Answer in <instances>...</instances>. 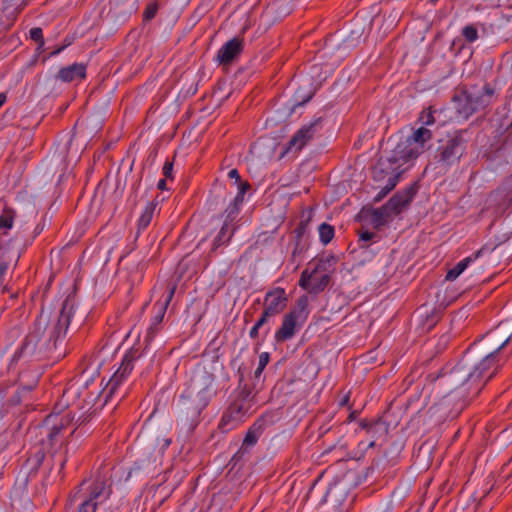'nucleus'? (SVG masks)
Wrapping results in <instances>:
<instances>
[{"mask_svg":"<svg viewBox=\"0 0 512 512\" xmlns=\"http://www.w3.org/2000/svg\"><path fill=\"white\" fill-rule=\"evenodd\" d=\"M432 131L427 127H419L413 133L400 140L389 156L381 157L373 170L374 179H382L383 172L390 167H401L418 158L427 149L428 142L432 139Z\"/></svg>","mask_w":512,"mask_h":512,"instance_id":"1","label":"nucleus"},{"mask_svg":"<svg viewBox=\"0 0 512 512\" xmlns=\"http://www.w3.org/2000/svg\"><path fill=\"white\" fill-rule=\"evenodd\" d=\"M506 360L489 352L481 361H474L471 352H467L462 360L453 368L451 374L471 383L478 391L494 376Z\"/></svg>","mask_w":512,"mask_h":512,"instance_id":"2","label":"nucleus"},{"mask_svg":"<svg viewBox=\"0 0 512 512\" xmlns=\"http://www.w3.org/2000/svg\"><path fill=\"white\" fill-rule=\"evenodd\" d=\"M73 315V305L68 300L63 302L60 312L51 319L49 313L42 311L34 323V333L38 338L48 334V339L57 341L66 335L71 317Z\"/></svg>","mask_w":512,"mask_h":512,"instance_id":"3","label":"nucleus"},{"mask_svg":"<svg viewBox=\"0 0 512 512\" xmlns=\"http://www.w3.org/2000/svg\"><path fill=\"white\" fill-rule=\"evenodd\" d=\"M255 411L254 397L249 392H241L223 413L218 427L222 432L231 431Z\"/></svg>","mask_w":512,"mask_h":512,"instance_id":"4","label":"nucleus"},{"mask_svg":"<svg viewBox=\"0 0 512 512\" xmlns=\"http://www.w3.org/2000/svg\"><path fill=\"white\" fill-rule=\"evenodd\" d=\"M309 299L301 296L296 300L295 305L289 313L285 314L282 324L275 332V340L278 343L292 339L296 332L304 325L309 315Z\"/></svg>","mask_w":512,"mask_h":512,"instance_id":"5","label":"nucleus"},{"mask_svg":"<svg viewBox=\"0 0 512 512\" xmlns=\"http://www.w3.org/2000/svg\"><path fill=\"white\" fill-rule=\"evenodd\" d=\"M337 262L338 259L333 254L313 259L308 263L307 268L302 271L299 279V286L306 287L308 279H310L315 273H320L319 282L315 284L313 289L324 290L330 282V275L334 272Z\"/></svg>","mask_w":512,"mask_h":512,"instance_id":"6","label":"nucleus"},{"mask_svg":"<svg viewBox=\"0 0 512 512\" xmlns=\"http://www.w3.org/2000/svg\"><path fill=\"white\" fill-rule=\"evenodd\" d=\"M495 91L488 85H484L477 91H465L462 95L454 97L458 103L457 111L460 116L467 119L472 114L486 108L491 104Z\"/></svg>","mask_w":512,"mask_h":512,"instance_id":"7","label":"nucleus"},{"mask_svg":"<svg viewBox=\"0 0 512 512\" xmlns=\"http://www.w3.org/2000/svg\"><path fill=\"white\" fill-rule=\"evenodd\" d=\"M204 382L200 387L197 383L194 384L193 390H197L194 397L187 403L184 402L185 408L191 410L193 415L199 416L203 409L209 404L215 392L212 387V378L209 375L203 376Z\"/></svg>","mask_w":512,"mask_h":512,"instance_id":"8","label":"nucleus"},{"mask_svg":"<svg viewBox=\"0 0 512 512\" xmlns=\"http://www.w3.org/2000/svg\"><path fill=\"white\" fill-rule=\"evenodd\" d=\"M135 358L136 357L133 353H128L123 357L120 367L112 375L106 387L104 388V393L106 394L107 398H112L115 394H117L120 385L127 380L128 376L134 368Z\"/></svg>","mask_w":512,"mask_h":512,"instance_id":"9","label":"nucleus"},{"mask_svg":"<svg viewBox=\"0 0 512 512\" xmlns=\"http://www.w3.org/2000/svg\"><path fill=\"white\" fill-rule=\"evenodd\" d=\"M465 141L460 135L450 138L438 149V161L444 165L457 163L465 153Z\"/></svg>","mask_w":512,"mask_h":512,"instance_id":"10","label":"nucleus"},{"mask_svg":"<svg viewBox=\"0 0 512 512\" xmlns=\"http://www.w3.org/2000/svg\"><path fill=\"white\" fill-rule=\"evenodd\" d=\"M288 298L285 289L276 287L268 291L264 298V310L272 316L280 314L287 306Z\"/></svg>","mask_w":512,"mask_h":512,"instance_id":"11","label":"nucleus"},{"mask_svg":"<svg viewBox=\"0 0 512 512\" xmlns=\"http://www.w3.org/2000/svg\"><path fill=\"white\" fill-rule=\"evenodd\" d=\"M320 126V119L302 126L289 140L287 150H301L312 139Z\"/></svg>","mask_w":512,"mask_h":512,"instance_id":"12","label":"nucleus"},{"mask_svg":"<svg viewBox=\"0 0 512 512\" xmlns=\"http://www.w3.org/2000/svg\"><path fill=\"white\" fill-rule=\"evenodd\" d=\"M175 290H176V285H170L169 289H168V295H167L165 301L161 304H158V303L155 304L154 307L157 308V312L152 320L150 327L147 329V334H146V339H145L146 342H151L153 340V338L155 337V335L157 334V332L159 331V326H160L161 322L163 321L166 309L174 296Z\"/></svg>","mask_w":512,"mask_h":512,"instance_id":"13","label":"nucleus"},{"mask_svg":"<svg viewBox=\"0 0 512 512\" xmlns=\"http://www.w3.org/2000/svg\"><path fill=\"white\" fill-rule=\"evenodd\" d=\"M511 334L504 331V328L499 325L494 330L488 332L483 338V346L490 352L498 355V352L510 341Z\"/></svg>","mask_w":512,"mask_h":512,"instance_id":"14","label":"nucleus"},{"mask_svg":"<svg viewBox=\"0 0 512 512\" xmlns=\"http://www.w3.org/2000/svg\"><path fill=\"white\" fill-rule=\"evenodd\" d=\"M360 427L364 429L368 436L371 438V441L368 444L369 448L374 447L376 445V442L379 440L385 441L388 434V427L381 420H361Z\"/></svg>","mask_w":512,"mask_h":512,"instance_id":"15","label":"nucleus"},{"mask_svg":"<svg viewBox=\"0 0 512 512\" xmlns=\"http://www.w3.org/2000/svg\"><path fill=\"white\" fill-rule=\"evenodd\" d=\"M416 194V190L413 186L406 188L401 192H397L393 195L389 201L385 204L392 214H399L409 203L412 201Z\"/></svg>","mask_w":512,"mask_h":512,"instance_id":"16","label":"nucleus"},{"mask_svg":"<svg viewBox=\"0 0 512 512\" xmlns=\"http://www.w3.org/2000/svg\"><path fill=\"white\" fill-rule=\"evenodd\" d=\"M242 49L243 40L235 37L218 50L216 58L221 64H229L241 53Z\"/></svg>","mask_w":512,"mask_h":512,"instance_id":"17","label":"nucleus"},{"mask_svg":"<svg viewBox=\"0 0 512 512\" xmlns=\"http://www.w3.org/2000/svg\"><path fill=\"white\" fill-rule=\"evenodd\" d=\"M86 69L87 66L85 64L74 63L61 68L57 74V78L63 82H72L76 79L83 80L86 78Z\"/></svg>","mask_w":512,"mask_h":512,"instance_id":"18","label":"nucleus"},{"mask_svg":"<svg viewBox=\"0 0 512 512\" xmlns=\"http://www.w3.org/2000/svg\"><path fill=\"white\" fill-rule=\"evenodd\" d=\"M401 174L402 170H399V167L397 166L390 167L388 170L383 172V178L381 180H383L386 176H388V180L386 185L375 196V202L381 201L390 191L396 187Z\"/></svg>","mask_w":512,"mask_h":512,"instance_id":"19","label":"nucleus"},{"mask_svg":"<svg viewBox=\"0 0 512 512\" xmlns=\"http://www.w3.org/2000/svg\"><path fill=\"white\" fill-rule=\"evenodd\" d=\"M104 488V482H95L89 498L81 503L77 512H95L97 509L96 500L102 495Z\"/></svg>","mask_w":512,"mask_h":512,"instance_id":"20","label":"nucleus"},{"mask_svg":"<svg viewBox=\"0 0 512 512\" xmlns=\"http://www.w3.org/2000/svg\"><path fill=\"white\" fill-rule=\"evenodd\" d=\"M71 423L69 415H64L60 418L58 423H54L47 431V437L51 445L55 444L58 440L64 437V431Z\"/></svg>","mask_w":512,"mask_h":512,"instance_id":"21","label":"nucleus"},{"mask_svg":"<svg viewBox=\"0 0 512 512\" xmlns=\"http://www.w3.org/2000/svg\"><path fill=\"white\" fill-rule=\"evenodd\" d=\"M483 252V249L478 250L475 254L464 258L459 261L452 269H450L446 274V280L453 281L455 280L467 267L470 263L474 262Z\"/></svg>","mask_w":512,"mask_h":512,"instance_id":"22","label":"nucleus"},{"mask_svg":"<svg viewBox=\"0 0 512 512\" xmlns=\"http://www.w3.org/2000/svg\"><path fill=\"white\" fill-rule=\"evenodd\" d=\"M238 212H239V209H238V207H236V205L234 207H232L230 211H228L226 220H225L223 226L221 227L218 235L215 238V243L217 245H220V244L230 240L232 233H230L227 236V232H228V229L230 226V222H232L235 219Z\"/></svg>","mask_w":512,"mask_h":512,"instance_id":"23","label":"nucleus"},{"mask_svg":"<svg viewBox=\"0 0 512 512\" xmlns=\"http://www.w3.org/2000/svg\"><path fill=\"white\" fill-rule=\"evenodd\" d=\"M392 215L390 209H388L386 205H383L372 211L371 223L375 228L379 229L388 223Z\"/></svg>","mask_w":512,"mask_h":512,"instance_id":"24","label":"nucleus"},{"mask_svg":"<svg viewBox=\"0 0 512 512\" xmlns=\"http://www.w3.org/2000/svg\"><path fill=\"white\" fill-rule=\"evenodd\" d=\"M263 432V425L259 422H255L247 431L243 445L244 446H253L257 443L259 437Z\"/></svg>","mask_w":512,"mask_h":512,"instance_id":"25","label":"nucleus"},{"mask_svg":"<svg viewBox=\"0 0 512 512\" xmlns=\"http://www.w3.org/2000/svg\"><path fill=\"white\" fill-rule=\"evenodd\" d=\"M156 206H157V204L154 202H149L146 205L144 211L142 212V214L138 220V229L139 230H144L150 225V223L153 219V216H154Z\"/></svg>","mask_w":512,"mask_h":512,"instance_id":"26","label":"nucleus"},{"mask_svg":"<svg viewBox=\"0 0 512 512\" xmlns=\"http://www.w3.org/2000/svg\"><path fill=\"white\" fill-rule=\"evenodd\" d=\"M15 216L16 212L8 207L4 208L0 214V231L4 230V235L7 234V230L13 227Z\"/></svg>","mask_w":512,"mask_h":512,"instance_id":"27","label":"nucleus"},{"mask_svg":"<svg viewBox=\"0 0 512 512\" xmlns=\"http://www.w3.org/2000/svg\"><path fill=\"white\" fill-rule=\"evenodd\" d=\"M319 238L322 244L327 245L334 237V227L327 223H322L319 228Z\"/></svg>","mask_w":512,"mask_h":512,"instance_id":"28","label":"nucleus"},{"mask_svg":"<svg viewBox=\"0 0 512 512\" xmlns=\"http://www.w3.org/2000/svg\"><path fill=\"white\" fill-rule=\"evenodd\" d=\"M434 112L435 110L432 107H428L420 113L418 121L422 125L421 127L430 126L435 123Z\"/></svg>","mask_w":512,"mask_h":512,"instance_id":"29","label":"nucleus"},{"mask_svg":"<svg viewBox=\"0 0 512 512\" xmlns=\"http://www.w3.org/2000/svg\"><path fill=\"white\" fill-rule=\"evenodd\" d=\"M158 9H159V5L156 0L149 2L143 11V19L145 21L152 20L156 16Z\"/></svg>","mask_w":512,"mask_h":512,"instance_id":"30","label":"nucleus"},{"mask_svg":"<svg viewBox=\"0 0 512 512\" xmlns=\"http://www.w3.org/2000/svg\"><path fill=\"white\" fill-rule=\"evenodd\" d=\"M270 361V355L268 352H262L259 356L258 367L254 372L255 377H260L265 367Z\"/></svg>","mask_w":512,"mask_h":512,"instance_id":"31","label":"nucleus"},{"mask_svg":"<svg viewBox=\"0 0 512 512\" xmlns=\"http://www.w3.org/2000/svg\"><path fill=\"white\" fill-rule=\"evenodd\" d=\"M462 35L468 42H474L478 38V31L473 25H467L462 30Z\"/></svg>","mask_w":512,"mask_h":512,"instance_id":"32","label":"nucleus"},{"mask_svg":"<svg viewBox=\"0 0 512 512\" xmlns=\"http://www.w3.org/2000/svg\"><path fill=\"white\" fill-rule=\"evenodd\" d=\"M30 38L39 43V48L44 46L43 31L40 27H34L30 30Z\"/></svg>","mask_w":512,"mask_h":512,"instance_id":"33","label":"nucleus"},{"mask_svg":"<svg viewBox=\"0 0 512 512\" xmlns=\"http://www.w3.org/2000/svg\"><path fill=\"white\" fill-rule=\"evenodd\" d=\"M319 275L320 273H315L310 279H308V283L306 284L307 286L306 287H301L302 289L308 291L309 293H319V292H322L323 290H314L313 287L315 286V284H317V282H319Z\"/></svg>","mask_w":512,"mask_h":512,"instance_id":"34","label":"nucleus"},{"mask_svg":"<svg viewBox=\"0 0 512 512\" xmlns=\"http://www.w3.org/2000/svg\"><path fill=\"white\" fill-rule=\"evenodd\" d=\"M238 186H239V194L235 197L234 199V205L233 207L236 205L237 206V201L240 200L242 201V197L244 195V193L250 188V185L248 182H242L240 180V182H237Z\"/></svg>","mask_w":512,"mask_h":512,"instance_id":"35","label":"nucleus"},{"mask_svg":"<svg viewBox=\"0 0 512 512\" xmlns=\"http://www.w3.org/2000/svg\"><path fill=\"white\" fill-rule=\"evenodd\" d=\"M359 241L360 242H369L370 240H372L374 237H375V233L374 232H370L368 230H360L359 231Z\"/></svg>","mask_w":512,"mask_h":512,"instance_id":"36","label":"nucleus"},{"mask_svg":"<svg viewBox=\"0 0 512 512\" xmlns=\"http://www.w3.org/2000/svg\"><path fill=\"white\" fill-rule=\"evenodd\" d=\"M173 162L166 161L163 166V174L166 179H172Z\"/></svg>","mask_w":512,"mask_h":512,"instance_id":"37","label":"nucleus"},{"mask_svg":"<svg viewBox=\"0 0 512 512\" xmlns=\"http://www.w3.org/2000/svg\"><path fill=\"white\" fill-rule=\"evenodd\" d=\"M270 317H272V315L269 312H267L266 310H263L261 317L255 324L261 328L265 323L268 322Z\"/></svg>","mask_w":512,"mask_h":512,"instance_id":"38","label":"nucleus"},{"mask_svg":"<svg viewBox=\"0 0 512 512\" xmlns=\"http://www.w3.org/2000/svg\"><path fill=\"white\" fill-rule=\"evenodd\" d=\"M229 178L235 179L236 183L240 182L241 177L237 169H232L228 173Z\"/></svg>","mask_w":512,"mask_h":512,"instance_id":"39","label":"nucleus"},{"mask_svg":"<svg viewBox=\"0 0 512 512\" xmlns=\"http://www.w3.org/2000/svg\"><path fill=\"white\" fill-rule=\"evenodd\" d=\"M71 41H66V43L63 46H60L59 48H56L53 52H51V56H56L60 52H62L66 47L71 45Z\"/></svg>","mask_w":512,"mask_h":512,"instance_id":"40","label":"nucleus"},{"mask_svg":"<svg viewBox=\"0 0 512 512\" xmlns=\"http://www.w3.org/2000/svg\"><path fill=\"white\" fill-rule=\"evenodd\" d=\"M259 329L260 327H258L256 324L251 328L250 332H249V335L251 338L255 339L258 337V334H259Z\"/></svg>","mask_w":512,"mask_h":512,"instance_id":"41","label":"nucleus"},{"mask_svg":"<svg viewBox=\"0 0 512 512\" xmlns=\"http://www.w3.org/2000/svg\"><path fill=\"white\" fill-rule=\"evenodd\" d=\"M157 187L160 190H165L166 189V179H160L157 183Z\"/></svg>","mask_w":512,"mask_h":512,"instance_id":"42","label":"nucleus"},{"mask_svg":"<svg viewBox=\"0 0 512 512\" xmlns=\"http://www.w3.org/2000/svg\"><path fill=\"white\" fill-rule=\"evenodd\" d=\"M6 102V95L4 93H0V108L4 105Z\"/></svg>","mask_w":512,"mask_h":512,"instance_id":"43","label":"nucleus"},{"mask_svg":"<svg viewBox=\"0 0 512 512\" xmlns=\"http://www.w3.org/2000/svg\"><path fill=\"white\" fill-rule=\"evenodd\" d=\"M349 402V395H346L340 402V406H345Z\"/></svg>","mask_w":512,"mask_h":512,"instance_id":"44","label":"nucleus"},{"mask_svg":"<svg viewBox=\"0 0 512 512\" xmlns=\"http://www.w3.org/2000/svg\"><path fill=\"white\" fill-rule=\"evenodd\" d=\"M354 418V412H352L349 416V419H353Z\"/></svg>","mask_w":512,"mask_h":512,"instance_id":"45","label":"nucleus"},{"mask_svg":"<svg viewBox=\"0 0 512 512\" xmlns=\"http://www.w3.org/2000/svg\"><path fill=\"white\" fill-rule=\"evenodd\" d=\"M368 244H362L361 247H365V248H368Z\"/></svg>","mask_w":512,"mask_h":512,"instance_id":"46","label":"nucleus"},{"mask_svg":"<svg viewBox=\"0 0 512 512\" xmlns=\"http://www.w3.org/2000/svg\"><path fill=\"white\" fill-rule=\"evenodd\" d=\"M181 398L182 399H187V398H190V395L189 396H182Z\"/></svg>","mask_w":512,"mask_h":512,"instance_id":"47","label":"nucleus"},{"mask_svg":"<svg viewBox=\"0 0 512 512\" xmlns=\"http://www.w3.org/2000/svg\"><path fill=\"white\" fill-rule=\"evenodd\" d=\"M431 1L435 3V2H437L438 0H431Z\"/></svg>","mask_w":512,"mask_h":512,"instance_id":"48","label":"nucleus"}]
</instances>
